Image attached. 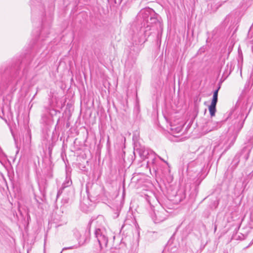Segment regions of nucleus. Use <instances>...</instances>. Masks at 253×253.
I'll use <instances>...</instances> for the list:
<instances>
[{"label": "nucleus", "instance_id": "obj_1", "mask_svg": "<svg viewBox=\"0 0 253 253\" xmlns=\"http://www.w3.org/2000/svg\"><path fill=\"white\" fill-rule=\"evenodd\" d=\"M94 234L99 244L100 250H102L103 247H106L108 243V238L106 230L104 229L97 228L95 230Z\"/></svg>", "mask_w": 253, "mask_h": 253}, {"label": "nucleus", "instance_id": "obj_2", "mask_svg": "<svg viewBox=\"0 0 253 253\" xmlns=\"http://www.w3.org/2000/svg\"><path fill=\"white\" fill-rule=\"evenodd\" d=\"M220 88V86L219 85L218 88L214 91L211 104L209 107V110L211 117L215 116L216 111V105L218 101V92Z\"/></svg>", "mask_w": 253, "mask_h": 253}, {"label": "nucleus", "instance_id": "obj_3", "mask_svg": "<svg viewBox=\"0 0 253 253\" xmlns=\"http://www.w3.org/2000/svg\"><path fill=\"white\" fill-rule=\"evenodd\" d=\"M154 216L152 218L155 223H160L166 219L165 211L162 209L161 211H157V212L154 211Z\"/></svg>", "mask_w": 253, "mask_h": 253}, {"label": "nucleus", "instance_id": "obj_4", "mask_svg": "<svg viewBox=\"0 0 253 253\" xmlns=\"http://www.w3.org/2000/svg\"><path fill=\"white\" fill-rule=\"evenodd\" d=\"M140 14L144 21L146 22L147 21V19L150 18V16L155 15V12L153 9L148 7L140 11Z\"/></svg>", "mask_w": 253, "mask_h": 253}, {"label": "nucleus", "instance_id": "obj_5", "mask_svg": "<svg viewBox=\"0 0 253 253\" xmlns=\"http://www.w3.org/2000/svg\"><path fill=\"white\" fill-rule=\"evenodd\" d=\"M159 15L155 12V15L154 16H150V18L149 19H147V21L146 23L147 24V27H151L154 25L159 26V27L161 26V23L159 21Z\"/></svg>", "mask_w": 253, "mask_h": 253}, {"label": "nucleus", "instance_id": "obj_6", "mask_svg": "<svg viewBox=\"0 0 253 253\" xmlns=\"http://www.w3.org/2000/svg\"><path fill=\"white\" fill-rule=\"evenodd\" d=\"M134 150L136 152L138 153L140 157L142 159H145L148 155V152L145 149V148L142 146L137 147L135 145L134 147Z\"/></svg>", "mask_w": 253, "mask_h": 253}, {"label": "nucleus", "instance_id": "obj_7", "mask_svg": "<svg viewBox=\"0 0 253 253\" xmlns=\"http://www.w3.org/2000/svg\"><path fill=\"white\" fill-rule=\"evenodd\" d=\"M52 177H53L52 171L51 169L49 168V169H47V172L45 173V178H47L48 179H50V178H52Z\"/></svg>", "mask_w": 253, "mask_h": 253}, {"label": "nucleus", "instance_id": "obj_8", "mask_svg": "<svg viewBox=\"0 0 253 253\" xmlns=\"http://www.w3.org/2000/svg\"><path fill=\"white\" fill-rule=\"evenodd\" d=\"M72 184V181L68 180L66 182H64L62 184V189H64L68 186H69Z\"/></svg>", "mask_w": 253, "mask_h": 253}, {"label": "nucleus", "instance_id": "obj_9", "mask_svg": "<svg viewBox=\"0 0 253 253\" xmlns=\"http://www.w3.org/2000/svg\"><path fill=\"white\" fill-rule=\"evenodd\" d=\"M153 169L154 170V171L156 173L159 172V169L158 168L154 167Z\"/></svg>", "mask_w": 253, "mask_h": 253}, {"label": "nucleus", "instance_id": "obj_10", "mask_svg": "<svg viewBox=\"0 0 253 253\" xmlns=\"http://www.w3.org/2000/svg\"><path fill=\"white\" fill-rule=\"evenodd\" d=\"M73 249V247H68V248H64L63 249V250H66V249Z\"/></svg>", "mask_w": 253, "mask_h": 253}, {"label": "nucleus", "instance_id": "obj_11", "mask_svg": "<svg viewBox=\"0 0 253 253\" xmlns=\"http://www.w3.org/2000/svg\"><path fill=\"white\" fill-rule=\"evenodd\" d=\"M79 234V231L77 230H74V234Z\"/></svg>", "mask_w": 253, "mask_h": 253}, {"label": "nucleus", "instance_id": "obj_12", "mask_svg": "<svg viewBox=\"0 0 253 253\" xmlns=\"http://www.w3.org/2000/svg\"><path fill=\"white\" fill-rule=\"evenodd\" d=\"M244 121H245V120H244V121H243V122L242 123L241 128H242V127H243V125H244Z\"/></svg>", "mask_w": 253, "mask_h": 253}, {"label": "nucleus", "instance_id": "obj_13", "mask_svg": "<svg viewBox=\"0 0 253 253\" xmlns=\"http://www.w3.org/2000/svg\"><path fill=\"white\" fill-rule=\"evenodd\" d=\"M79 242H83V241L81 239V237L80 236V237L79 238Z\"/></svg>", "mask_w": 253, "mask_h": 253}, {"label": "nucleus", "instance_id": "obj_14", "mask_svg": "<svg viewBox=\"0 0 253 253\" xmlns=\"http://www.w3.org/2000/svg\"><path fill=\"white\" fill-rule=\"evenodd\" d=\"M239 163V160H238L237 163L235 165V167H237V166L238 165V163Z\"/></svg>", "mask_w": 253, "mask_h": 253}, {"label": "nucleus", "instance_id": "obj_15", "mask_svg": "<svg viewBox=\"0 0 253 253\" xmlns=\"http://www.w3.org/2000/svg\"><path fill=\"white\" fill-rule=\"evenodd\" d=\"M45 185H46V186H47V183L46 179H45Z\"/></svg>", "mask_w": 253, "mask_h": 253}, {"label": "nucleus", "instance_id": "obj_16", "mask_svg": "<svg viewBox=\"0 0 253 253\" xmlns=\"http://www.w3.org/2000/svg\"><path fill=\"white\" fill-rule=\"evenodd\" d=\"M161 159L162 161H163L164 162H165L167 165H168V163H167V162H166V161H164L163 159H161Z\"/></svg>", "mask_w": 253, "mask_h": 253}, {"label": "nucleus", "instance_id": "obj_17", "mask_svg": "<svg viewBox=\"0 0 253 253\" xmlns=\"http://www.w3.org/2000/svg\"><path fill=\"white\" fill-rule=\"evenodd\" d=\"M59 194H60V191H58L57 195V197H58L59 196Z\"/></svg>", "mask_w": 253, "mask_h": 253}, {"label": "nucleus", "instance_id": "obj_18", "mask_svg": "<svg viewBox=\"0 0 253 253\" xmlns=\"http://www.w3.org/2000/svg\"><path fill=\"white\" fill-rule=\"evenodd\" d=\"M136 49L138 50V51H139V49H138V47H136Z\"/></svg>", "mask_w": 253, "mask_h": 253}, {"label": "nucleus", "instance_id": "obj_19", "mask_svg": "<svg viewBox=\"0 0 253 253\" xmlns=\"http://www.w3.org/2000/svg\"><path fill=\"white\" fill-rule=\"evenodd\" d=\"M136 49L138 50V51H139V49H138V47H136Z\"/></svg>", "mask_w": 253, "mask_h": 253}, {"label": "nucleus", "instance_id": "obj_20", "mask_svg": "<svg viewBox=\"0 0 253 253\" xmlns=\"http://www.w3.org/2000/svg\"><path fill=\"white\" fill-rule=\"evenodd\" d=\"M136 49L138 50V51H139V49H138V47H136Z\"/></svg>", "mask_w": 253, "mask_h": 253}]
</instances>
